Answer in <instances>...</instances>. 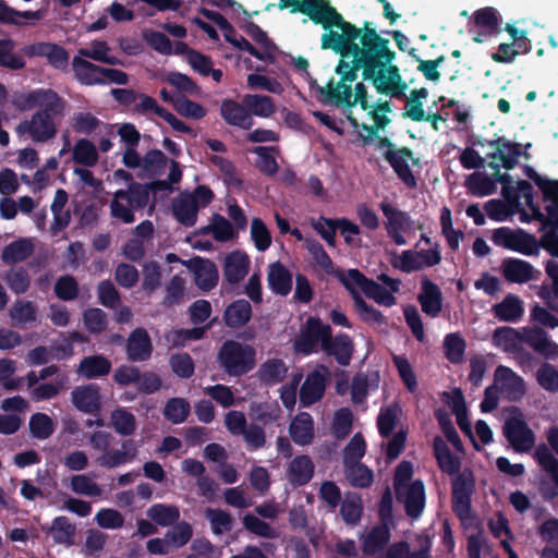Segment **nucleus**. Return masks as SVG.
<instances>
[{
    "mask_svg": "<svg viewBox=\"0 0 558 558\" xmlns=\"http://www.w3.org/2000/svg\"><path fill=\"white\" fill-rule=\"evenodd\" d=\"M293 4L299 5L302 12L306 13L312 21L323 25L325 33L322 36V47L324 49L333 50L341 54V61H348L354 63V65L359 62L360 57L365 54L368 47L364 43V37L368 33H376L374 29H360L347 23L324 0H317L316 2L296 0Z\"/></svg>",
    "mask_w": 558,
    "mask_h": 558,
    "instance_id": "nucleus-1",
    "label": "nucleus"
},
{
    "mask_svg": "<svg viewBox=\"0 0 558 558\" xmlns=\"http://www.w3.org/2000/svg\"><path fill=\"white\" fill-rule=\"evenodd\" d=\"M525 177L532 180L534 185L542 192L543 202L549 204L545 207L546 214L534 202V187L525 181V223L532 220L539 222V231H545L539 239V245L553 257H558V179H547L535 171V168L525 165Z\"/></svg>",
    "mask_w": 558,
    "mask_h": 558,
    "instance_id": "nucleus-2",
    "label": "nucleus"
},
{
    "mask_svg": "<svg viewBox=\"0 0 558 558\" xmlns=\"http://www.w3.org/2000/svg\"><path fill=\"white\" fill-rule=\"evenodd\" d=\"M364 40L368 48L355 68L363 69V77L371 80L379 93L403 97L408 85L398 68L391 64L395 54L388 48V40L380 38L377 33H368Z\"/></svg>",
    "mask_w": 558,
    "mask_h": 558,
    "instance_id": "nucleus-3",
    "label": "nucleus"
},
{
    "mask_svg": "<svg viewBox=\"0 0 558 558\" xmlns=\"http://www.w3.org/2000/svg\"><path fill=\"white\" fill-rule=\"evenodd\" d=\"M65 106L66 104L62 99V108L58 111L49 108L37 110L29 118L21 121L16 125L15 132L35 143L52 141L58 134L59 118L63 116Z\"/></svg>",
    "mask_w": 558,
    "mask_h": 558,
    "instance_id": "nucleus-4",
    "label": "nucleus"
},
{
    "mask_svg": "<svg viewBox=\"0 0 558 558\" xmlns=\"http://www.w3.org/2000/svg\"><path fill=\"white\" fill-rule=\"evenodd\" d=\"M413 466L410 462H401L395 474V489L409 515L417 518L425 506V489L421 481H412Z\"/></svg>",
    "mask_w": 558,
    "mask_h": 558,
    "instance_id": "nucleus-5",
    "label": "nucleus"
},
{
    "mask_svg": "<svg viewBox=\"0 0 558 558\" xmlns=\"http://www.w3.org/2000/svg\"><path fill=\"white\" fill-rule=\"evenodd\" d=\"M147 193L140 184H130L126 191L119 190L110 201V215L122 223L135 220L134 211L146 205Z\"/></svg>",
    "mask_w": 558,
    "mask_h": 558,
    "instance_id": "nucleus-6",
    "label": "nucleus"
},
{
    "mask_svg": "<svg viewBox=\"0 0 558 558\" xmlns=\"http://www.w3.org/2000/svg\"><path fill=\"white\" fill-rule=\"evenodd\" d=\"M440 260L441 254L438 244H433L427 250H405L401 253H389L391 266L407 274L436 266Z\"/></svg>",
    "mask_w": 558,
    "mask_h": 558,
    "instance_id": "nucleus-7",
    "label": "nucleus"
},
{
    "mask_svg": "<svg viewBox=\"0 0 558 558\" xmlns=\"http://www.w3.org/2000/svg\"><path fill=\"white\" fill-rule=\"evenodd\" d=\"M380 208L386 218L387 234L397 245H405L408 239L422 228L421 223L413 220L409 214L397 209L389 203H381Z\"/></svg>",
    "mask_w": 558,
    "mask_h": 558,
    "instance_id": "nucleus-8",
    "label": "nucleus"
},
{
    "mask_svg": "<svg viewBox=\"0 0 558 558\" xmlns=\"http://www.w3.org/2000/svg\"><path fill=\"white\" fill-rule=\"evenodd\" d=\"M377 151L390 163L407 186H416V179L411 169L416 165V160L410 149L396 148L389 141H378Z\"/></svg>",
    "mask_w": 558,
    "mask_h": 558,
    "instance_id": "nucleus-9",
    "label": "nucleus"
},
{
    "mask_svg": "<svg viewBox=\"0 0 558 558\" xmlns=\"http://www.w3.org/2000/svg\"><path fill=\"white\" fill-rule=\"evenodd\" d=\"M219 361L230 375H241L253 368L255 351L247 344L228 341L219 352Z\"/></svg>",
    "mask_w": 558,
    "mask_h": 558,
    "instance_id": "nucleus-10",
    "label": "nucleus"
},
{
    "mask_svg": "<svg viewBox=\"0 0 558 558\" xmlns=\"http://www.w3.org/2000/svg\"><path fill=\"white\" fill-rule=\"evenodd\" d=\"M360 68H355L354 63H350L348 61H340L336 71L341 76L340 81L337 83L329 82L326 86L320 88L323 95H325L329 100L348 104L350 106L354 105V100L351 101L353 97L351 90V83L356 80V71Z\"/></svg>",
    "mask_w": 558,
    "mask_h": 558,
    "instance_id": "nucleus-11",
    "label": "nucleus"
},
{
    "mask_svg": "<svg viewBox=\"0 0 558 558\" xmlns=\"http://www.w3.org/2000/svg\"><path fill=\"white\" fill-rule=\"evenodd\" d=\"M331 337V329L328 325L322 323L318 318H308L305 326L301 329L300 336L294 341V349L303 354H310L317 351L320 343L322 349L326 341Z\"/></svg>",
    "mask_w": 558,
    "mask_h": 558,
    "instance_id": "nucleus-12",
    "label": "nucleus"
},
{
    "mask_svg": "<svg viewBox=\"0 0 558 558\" xmlns=\"http://www.w3.org/2000/svg\"><path fill=\"white\" fill-rule=\"evenodd\" d=\"M13 105L21 111H29L32 109L40 110L49 108L58 111L62 108V98L52 89H35L29 93L16 94L13 97Z\"/></svg>",
    "mask_w": 558,
    "mask_h": 558,
    "instance_id": "nucleus-13",
    "label": "nucleus"
},
{
    "mask_svg": "<svg viewBox=\"0 0 558 558\" xmlns=\"http://www.w3.org/2000/svg\"><path fill=\"white\" fill-rule=\"evenodd\" d=\"M204 15L214 21L223 32L226 40L240 51H246L258 60H266L269 56L268 51H259L251 46V44L240 34H238L227 22V20L218 12L204 10Z\"/></svg>",
    "mask_w": 558,
    "mask_h": 558,
    "instance_id": "nucleus-14",
    "label": "nucleus"
},
{
    "mask_svg": "<svg viewBox=\"0 0 558 558\" xmlns=\"http://www.w3.org/2000/svg\"><path fill=\"white\" fill-rule=\"evenodd\" d=\"M378 279L386 286V288L379 286L374 280H369L364 294L379 305L387 307L393 306L397 302L393 294L400 290V280L390 278L385 274H381Z\"/></svg>",
    "mask_w": 558,
    "mask_h": 558,
    "instance_id": "nucleus-15",
    "label": "nucleus"
},
{
    "mask_svg": "<svg viewBox=\"0 0 558 558\" xmlns=\"http://www.w3.org/2000/svg\"><path fill=\"white\" fill-rule=\"evenodd\" d=\"M24 54L28 57L46 58L56 69H64L69 62V54L64 48L53 43H36L24 47Z\"/></svg>",
    "mask_w": 558,
    "mask_h": 558,
    "instance_id": "nucleus-16",
    "label": "nucleus"
},
{
    "mask_svg": "<svg viewBox=\"0 0 558 558\" xmlns=\"http://www.w3.org/2000/svg\"><path fill=\"white\" fill-rule=\"evenodd\" d=\"M71 401L78 411L94 414L101 409L100 389L96 385L75 387L71 392Z\"/></svg>",
    "mask_w": 558,
    "mask_h": 558,
    "instance_id": "nucleus-17",
    "label": "nucleus"
},
{
    "mask_svg": "<svg viewBox=\"0 0 558 558\" xmlns=\"http://www.w3.org/2000/svg\"><path fill=\"white\" fill-rule=\"evenodd\" d=\"M354 102H359L363 110L367 111L368 116L372 117L375 125L380 129L389 123L390 119L388 113L390 112L389 104L384 102H369L367 99L366 88L363 84L359 83L354 89Z\"/></svg>",
    "mask_w": 558,
    "mask_h": 558,
    "instance_id": "nucleus-18",
    "label": "nucleus"
},
{
    "mask_svg": "<svg viewBox=\"0 0 558 558\" xmlns=\"http://www.w3.org/2000/svg\"><path fill=\"white\" fill-rule=\"evenodd\" d=\"M137 454V446L131 440H124L120 449H107L96 458V462L104 468L113 469L133 461Z\"/></svg>",
    "mask_w": 558,
    "mask_h": 558,
    "instance_id": "nucleus-19",
    "label": "nucleus"
},
{
    "mask_svg": "<svg viewBox=\"0 0 558 558\" xmlns=\"http://www.w3.org/2000/svg\"><path fill=\"white\" fill-rule=\"evenodd\" d=\"M250 267L248 255L243 251L234 250L225 257L223 275L228 282L238 283L248 274Z\"/></svg>",
    "mask_w": 558,
    "mask_h": 558,
    "instance_id": "nucleus-20",
    "label": "nucleus"
},
{
    "mask_svg": "<svg viewBox=\"0 0 558 558\" xmlns=\"http://www.w3.org/2000/svg\"><path fill=\"white\" fill-rule=\"evenodd\" d=\"M327 375L328 371L324 367L307 375L300 392V399L303 405H311L323 397Z\"/></svg>",
    "mask_w": 558,
    "mask_h": 558,
    "instance_id": "nucleus-21",
    "label": "nucleus"
},
{
    "mask_svg": "<svg viewBox=\"0 0 558 558\" xmlns=\"http://www.w3.org/2000/svg\"><path fill=\"white\" fill-rule=\"evenodd\" d=\"M494 150L488 154L493 159L490 167L498 170L500 167L512 169L518 163L519 147L506 140H498L493 144Z\"/></svg>",
    "mask_w": 558,
    "mask_h": 558,
    "instance_id": "nucleus-22",
    "label": "nucleus"
},
{
    "mask_svg": "<svg viewBox=\"0 0 558 558\" xmlns=\"http://www.w3.org/2000/svg\"><path fill=\"white\" fill-rule=\"evenodd\" d=\"M525 344L532 347L545 359H555L558 356L557 343L550 340L548 335L541 327H525Z\"/></svg>",
    "mask_w": 558,
    "mask_h": 558,
    "instance_id": "nucleus-23",
    "label": "nucleus"
},
{
    "mask_svg": "<svg viewBox=\"0 0 558 558\" xmlns=\"http://www.w3.org/2000/svg\"><path fill=\"white\" fill-rule=\"evenodd\" d=\"M222 119L230 125L248 129L252 126V117L244 104L233 99H223L220 106Z\"/></svg>",
    "mask_w": 558,
    "mask_h": 558,
    "instance_id": "nucleus-24",
    "label": "nucleus"
},
{
    "mask_svg": "<svg viewBox=\"0 0 558 558\" xmlns=\"http://www.w3.org/2000/svg\"><path fill=\"white\" fill-rule=\"evenodd\" d=\"M194 274L196 284L203 290H210L218 281V271L215 264L208 259L194 258L189 262Z\"/></svg>",
    "mask_w": 558,
    "mask_h": 558,
    "instance_id": "nucleus-25",
    "label": "nucleus"
},
{
    "mask_svg": "<svg viewBox=\"0 0 558 558\" xmlns=\"http://www.w3.org/2000/svg\"><path fill=\"white\" fill-rule=\"evenodd\" d=\"M493 386L509 400L517 399L520 395V378L505 366H499L496 369Z\"/></svg>",
    "mask_w": 558,
    "mask_h": 558,
    "instance_id": "nucleus-26",
    "label": "nucleus"
},
{
    "mask_svg": "<svg viewBox=\"0 0 558 558\" xmlns=\"http://www.w3.org/2000/svg\"><path fill=\"white\" fill-rule=\"evenodd\" d=\"M418 301L422 311L432 317L438 316L441 312V292L435 283L426 278L422 280V290L418 295Z\"/></svg>",
    "mask_w": 558,
    "mask_h": 558,
    "instance_id": "nucleus-27",
    "label": "nucleus"
},
{
    "mask_svg": "<svg viewBox=\"0 0 558 558\" xmlns=\"http://www.w3.org/2000/svg\"><path fill=\"white\" fill-rule=\"evenodd\" d=\"M128 356L132 361H144L151 353V342L146 330L135 329L128 340Z\"/></svg>",
    "mask_w": 558,
    "mask_h": 558,
    "instance_id": "nucleus-28",
    "label": "nucleus"
},
{
    "mask_svg": "<svg viewBox=\"0 0 558 558\" xmlns=\"http://www.w3.org/2000/svg\"><path fill=\"white\" fill-rule=\"evenodd\" d=\"M290 436L298 445H307L314 438V422L308 413L298 414L290 424Z\"/></svg>",
    "mask_w": 558,
    "mask_h": 558,
    "instance_id": "nucleus-29",
    "label": "nucleus"
},
{
    "mask_svg": "<svg viewBox=\"0 0 558 558\" xmlns=\"http://www.w3.org/2000/svg\"><path fill=\"white\" fill-rule=\"evenodd\" d=\"M492 241L496 246L513 252H523V231L520 229L497 228L493 231Z\"/></svg>",
    "mask_w": 558,
    "mask_h": 558,
    "instance_id": "nucleus-30",
    "label": "nucleus"
},
{
    "mask_svg": "<svg viewBox=\"0 0 558 558\" xmlns=\"http://www.w3.org/2000/svg\"><path fill=\"white\" fill-rule=\"evenodd\" d=\"M83 59H92L97 62L107 63L110 65L119 64V60L111 54V48L104 40H93L81 47L77 51V56Z\"/></svg>",
    "mask_w": 558,
    "mask_h": 558,
    "instance_id": "nucleus-31",
    "label": "nucleus"
},
{
    "mask_svg": "<svg viewBox=\"0 0 558 558\" xmlns=\"http://www.w3.org/2000/svg\"><path fill=\"white\" fill-rule=\"evenodd\" d=\"M72 69L77 81L84 85H102L100 80L101 66H98L86 59L74 57Z\"/></svg>",
    "mask_w": 558,
    "mask_h": 558,
    "instance_id": "nucleus-32",
    "label": "nucleus"
},
{
    "mask_svg": "<svg viewBox=\"0 0 558 558\" xmlns=\"http://www.w3.org/2000/svg\"><path fill=\"white\" fill-rule=\"evenodd\" d=\"M314 473V464L306 456L295 457L289 464L287 477L293 485H303L307 483Z\"/></svg>",
    "mask_w": 558,
    "mask_h": 558,
    "instance_id": "nucleus-33",
    "label": "nucleus"
},
{
    "mask_svg": "<svg viewBox=\"0 0 558 558\" xmlns=\"http://www.w3.org/2000/svg\"><path fill=\"white\" fill-rule=\"evenodd\" d=\"M497 177L493 178L484 172H473L465 180L468 192L477 197L488 196L495 193L497 189Z\"/></svg>",
    "mask_w": 558,
    "mask_h": 558,
    "instance_id": "nucleus-34",
    "label": "nucleus"
},
{
    "mask_svg": "<svg viewBox=\"0 0 558 558\" xmlns=\"http://www.w3.org/2000/svg\"><path fill=\"white\" fill-rule=\"evenodd\" d=\"M71 125L75 132L85 135L106 133L107 130L106 123L86 111L74 113L71 118Z\"/></svg>",
    "mask_w": 558,
    "mask_h": 558,
    "instance_id": "nucleus-35",
    "label": "nucleus"
},
{
    "mask_svg": "<svg viewBox=\"0 0 558 558\" xmlns=\"http://www.w3.org/2000/svg\"><path fill=\"white\" fill-rule=\"evenodd\" d=\"M505 434L517 451L523 450V421L513 408L506 410Z\"/></svg>",
    "mask_w": 558,
    "mask_h": 558,
    "instance_id": "nucleus-36",
    "label": "nucleus"
},
{
    "mask_svg": "<svg viewBox=\"0 0 558 558\" xmlns=\"http://www.w3.org/2000/svg\"><path fill=\"white\" fill-rule=\"evenodd\" d=\"M268 284L274 292L286 295L292 287L291 274L282 264L272 263L269 265Z\"/></svg>",
    "mask_w": 558,
    "mask_h": 558,
    "instance_id": "nucleus-37",
    "label": "nucleus"
},
{
    "mask_svg": "<svg viewBox=\"0 0 558 558\" xmlns=\"http://www.w3.org/2000/svg\"><path fill=\"white\" fill-rule=\"evenodd\" d=\"M33 251V240L23 238L7 245L1 253V258L5 264H16L25 260Z\"/></svg>",
    "mask_w": 558,
    "mask_h": 558,
    "instance_id": "nucleus-38",
    "label": "nucleus"
},
{
    "mask_svg": "<svg viewBox=\"0 0 558 558\" xmlns=\"http://www.w3.org/2000/svg\"><path fill=\"white\" fill-rule=\"evenodd\" d=\"M197 204L190 194L180 195L173 203V214L184 226L191 227L196 222Z\"/></svg>",
    "mask_w": 558,
    "mask_h": 558,
    "instance_id": "nucleus-39",
    "label": "nucleus"
},
{
    "mask_svg": "<svg viewBox=\"0 0 558 558\" xmlns=\"http://www.w3.org/2000/svg\"><path fill=\"white\" fill-rule=\"evenodd\" d=\"M324 351L336 357V360L342 364H349L353 351V343L347 335H339L333 340L329 338L326 341Z\"/></svg>",
    "mask_w": 558,
    "mask_h": 558,
    "instance_id": "nucleus-40",
    "label": "nucleus"
},
{
    "mask_svg": "<svg viewBox=\"0 0 558 558\" xmlns=\"http://www.w3.org/2000/svg\"><path fill=\"white\" fill-rule=\"evenodd\" d=\"M111 369V363L102 355L84 357L78 366V374L85 378H97L107 375Z\"/></svg>",
    "mask_w": 558,
    "mask_h": 558,
    "instance_id": "nucleus-41",
    "label": "nucleus"
},
{
    "mask_svg": "<svg viewBox=\"0 0 558 558\" xmlns=\"http://www.w3.org/2000/svg\"><path fill=\"white\" fill-rule=\"evenodd\" d=\"M44 17V12L38 11H17L4 4H0V22L17 26L39 21Z\"/></svg>",
    "mask_w": 558,
    "mask_h": 558,
    "instance_id": "nucleus-42",
    "label": "nucleus"
},
{
    "mask_svg": "<svg viewBox=\"0 0 558 558\" xmlns=\"http://www.w3.org/2000/svg\"><path fill=\"white\" fill-rule=\"evenodd\" d=\"M9 316L14 325L25 326L37 320L38 311L31 301L20 300L10 307Z\"/></svg>",
    "mask_w": 558,
    "mask_h": 558,
    "instance_id": "nucleus-43",
    "label": "nucleus"
},
{
    "mask_svg": "<svg viewBox=\"0 0 558 558\" xmlns=\"http://www.w3.org/2000/svg\"><path fill=\"white\" fill-rule=\"evenodd\" d=\"M72 158L76 163L93 167L99 158L97 147L92 141L80 138L72 148Z\"/></svg>",
    "mask_w": 558,
    "mask_h": 558,
    "instance_id": "nucleus-44",
    "label": "nucleus"
},
{
    "mask_svg": "<svg viewBox=\"0 0 558 558\" xmlns=\"http://www.w3.org/2000/svg\"><path fill=\"white\" fill-rule=\"evenodd\" d=\"M110 426L121 436H131L137 427V422L133 413L118 408L110 414Z\"/></svg>",
    "mask_w": 558,
    "mask_h": 558,
    "instance_id": "nucleus-45",
    "label": "nucleus"
},
{
    "mask_svg": "<svg viewBox=\"0 0 558 558\" xmlns=\"http://www.w3.org/2000/svg\"><path fill=\"white\" fill-rule=\"evenodd\" d=\"M379 376L373 373L369 376L357 375L354 377L351 388V399L354 403H361L367 393L378 388Z\"/></svg>",
    "mask_w": 558,
    "mask_h": 558,
    "instance_id": "nucleus-46",
    "label": "nucleus"
},
{
    "mask_svg": "<svg viewBox=\"0 0 558 558\" xmlns=\"http://www.w3.org/2000/svg\"><path fill=\"white\" fill-rule=\"evenodd\" d=\"M243 104L246 106L250 114H254L262 118L270 117L275 110V104L268 96L247 94L243 97Z\"/></svg>",
    "mask_w": 558,
    "mask_h": 558,
    "instance_id": "nucleus-47",
    "label": "nucleus"
},
{
    "mask_svg": "<svg viewBox=\"0 0 558 558\" xmlns=\"http://www.w3.org/2000/svg\"><path fill=\"white\" fill-rule=\"evenodd\" d=\"M252 315L251 305L245 300H238L230 304L225 312V320L228 326L239 327L246 324Z\"/></svg>",
    "mask_w": 558,
    "mask_h": 558,
    "instance_id": "nucleus-48",
    "label": "nucleus"
},
{
    "mask_svg": "<svg viewBox=\"0 0 558 558\" xmlns=\"http://www.w3.org/2000/svg\"><path fill=\"white\" fill-rule=\"evenodd\" d=\"M434 451L438 461L439 468L448 473L456 474L460 469L459 460L451 454L446 442L440 437L434 439Z\"/></svg>",
    "mask_w": 558,
    "mask_h": 558,
    "instance_id": "nucleus-49",
    "label": "nucleus"
},
{
    "mask_svg": "<svg viewBox=\"0 0 558 558\" xmlns=\"http://www.w3.org/2000/svg\"><path fill=\"white\" fill-rule=\"evenodd\" d=\"M250 238L254 244V247L258 252L267 251L272 243L269 229L267 228L266 223L258 217H255L251 220Z\"/></svg>",
    "mask_w": 558,
    "mask_h": 558,
    "instance_id": "nucleus-50",
    "label": "nucleus"
},
{
    "mask_svg": "<svg viewBox=\"0 0 558 558\" xmlns=\"http://www.w3.org/2000/svg\"><path fill=\"white\" fill-rule=\"evenodd\" d=\"M426 88L413 89L405 104V116L412 121L420 122L425 120L427 114L423 108V101L427 98Z\"/></svg>",
    "mask_w": 558,
    "mask_h": 558,
    "instance_id": "nucleus-51",
    "label": "nucleus"
},
{
    "mask_svg": "<svg viewBox=\"0 0 558 558\" xmlns=\"http://www.w3.org/2000/svg\"><path fill=\"white\" fill-rule=\"evenodd\" d=\"M205 231L211 232L214 239L218 242L231 241L238 236L236 229L231 225V222L219 215H216L213 218Z\"/></svg>",
    "mask_w": 558,
    "mask_h": 558,
    "instance_id": "nucleus-52",
    "label": "nucleus"
},
{
    "mask_svg": "<svg viewBox=\"0 0 558 558\" xmlns=\"http://www.w3.org/2000/svg\"><path fill=\"white\" fill-rule=\"evenodd\" d=\"M54 428V422L45 413H35L29 418V432L37 439H47L53 434Z\"/></svg>",
    "mask_w": 558,
    "mask_h": 558,
    "instance_id": "nucleus-53",
    "label": "nucleus"
},
{
    "mask_svg": "<svg viewBox=\"0 0 558 558\" xmlns=\"http://www.w3.org/2000/svg\"><path fill=\"white\" fill-rule=\"evenodd\" d=\"M147 515L157 524L167 526L179 519L180 512L175 506L157 504L147 510Z\"/></svg>",
    "mask_w": 558,
    "mask_h": 558,
    "instance_id": "nucleus-54",
    "label": "nucleus"
},
{
    "mask_svg": "<svg viewBox=\"0 0 558 558\" xmlns=\"http://www.w3.org/2000/svg\"><path fill=\"white\" fill-rule=\"evenodd\" d=\"M497 180L502 184V196L505 201L520 209V196L523 190L522 182L520 180H513V178L507 173L498 174Z\"/></svg>",
    "mask_w": 558,
    "mask_h": 558,
    "instance_id": "nucleus-55",
    "label": "nucleus"
},
{
    "mask_svg": "<svg viewBox=\"0 0 558 558\" xmlns=\"http://www.w3.org/2000/svg\"><path fill=\"white\" fill-rule=\"evenodd\" d=\"M338 279L343 283V286L351 292L354 296H360L359 292H363L366 289L369 279L364 277L359 270L350 269L347 271H338Z\"/></svg>",
    "mask_w": 558,
    "mask_h": 558,
    "instance_id": "nucleus-56",
    "label": "nucleus"
},
{
    "mask_svg": "<svg viewBox=\"0 0 558 558\" xmlns=\"http://www.w3.org/2000/svg\"><path fill=\"white\" fill-rule=\"evenodd\" d=\"M288 372V367L281 360H268L259 369V377L266 384H277L281 381Z\"/></svg>",
    "mask_w": 558,
    "mask_h": 558,
    "instance_id": "nucleus-57",
    "label": "nucleus"
},
{
    "mask_svg": "<svg viewBox=\"0 0 558 558\" xmlns=\"http://www.w3.org/2000/svg\"><path fill=\"white\" fill-rule=\"evenodd\" d=\"M487 216L495 221H506L520 209L507 201L490 199L485 204Z\"/></svg>",
    "mask_w": 558,
    "mask_h": 558,
    "instance_id": "nucleus-58",
    "label": "nucleus"
},
{
    "mask_svg": "<svg viewBox=\"0 0 558 558\" xmlns=\"http://www.w3.org/2000/svg\"><path fill=\"white\" fill-rule=\"evenodd\" d=\"M190 403L182 398L169 400L163 409V415L173 424H180L185 421L190 413Z\"/></svg>",
    "mask_w": 558,
    "mask_h": 558,
    "instance_id": "nucleus-59",
    "label": "nucleus"
},
{
    "mask_svg": "<svg viewBox=\"0 0 558 558\" xmlns=\"http://www.w3.org/2000/svg\"><path fill=\"white\" fill-rule=\"evenodd\" d=\"M389 541V532L386 525L372 530L363 541L364 553L374 555Z\"/></svg>",
    "mask_w": 558,
    "mask_h": 558,
    "instance_id": "nucleus-60",
    "label": "nucleus"
},
{
    "mask_svg": "<svg viewBox=\"0 0 558 558\" xmlns=\"http://www.w3.org/2000/svg\"><path fill=\"white\" fill-rule=\"evenodd\" d=\"M445 354L452 363H461L464 357L466 343L459 333H449L444 341Z\"/></svg>",
    "mask_w": 558,
    "mask_h": 558,
    "instance_id": "nucleus-61",
    "label": "nucleus"
},
{
    "mask_svg": "<svg viewBox=\"0 0 558 558\" xmlns=\"http://www.w3.org/2000/svg\"><path fill=\"white\" fill-rule=\"evenodd\" d=\"M70 487L75 494L87 497H100L101 487L87 475H74L71 477Z\"/></svg>",
    "mask_w": 558,
    "mask_h": 558,
    "instance_id": "nucleus-62",
    "label": "nucleus"
},
{
    "mask_svg": "<svg viewBox=\"0 0 558 558\" xmlns=\"http://www.w3.org/2000/svg\"><path fill=\"white\" fill-rule=\"evenodd\" d=\"M75 527L65 517H58L53 520L50 527V534L54 542L70 545L72 543Z\"/></svg>",
    "mask_w": 558,
    "mask_h": 558,
    "instance_id": "nucleus-63",
    "label": "nucleus"
},
{
    "mask_svg": "<svg viewBox=\"0 0 558 558\" xmlns=\"http://www.w3.org/2000/svg\"><path fill=\"white\" fill-rule=\"evenodd\" d=\"M536 381L543 389L558 392V369L549 364H542L536 371Z\"/></svg>",
    "mask_w": 558,
    "mask_h": 558,
    "instance_id": "nucleus-64",
    "label": "nucleus"
}]
</instances>
